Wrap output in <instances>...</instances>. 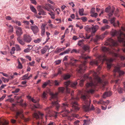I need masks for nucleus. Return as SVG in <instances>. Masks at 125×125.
I'll return each instance as SVG.
<instances>
[{"label":"nucleus","instance_id":"4d7b16f0","mask_svg":"<svg viewBox=\"0 0 125 125\" xmlns=\"http://www.w3.org/2000/svg\"><path fill=\"white\" fill-rule=\"evenodd\" d=\"M30 48H28L26 49H25L24 50V52H28L30 51Z\"/></svg>","mask_w":125,"mask_h":125},{"label":"nucleus","instance_id":"052dcab7","mask_svg":"<svg viewBox=\"0 0 125 125\" xmlns=\"http://www.w3.org/2000/svg\"><path fill=\"white\" fill-rule=\"evenodd\" d=\"M115 18L114 17V18H112L110 19V21L111 23H114L115 22Z\"/></svg>","mask_w":125,"mask_h":125},{"label":"nucleus","instance_id":"20e7f679","mask_svg":"<svg viewBox=\"0 0 125 125\" xmlns=\"http://www.w3.org/2000/svg\"><path fill=\"white\" fill-rule=\"evenodd\" d=\"M80 59L79 61L81 62L82 64L80 65L79 66V68L77 70V75L78 77H80L82 76V74L83 73L84 70L86 69V66L85 64L86 63V59L89 58V56H87L86 55L82 54L81 56H80Z\"/></svg>","mask_w":125,"mask_h":125},{"label":"nucleus","instance_id":"4c0bfd02","mask_svg":"<svg viewBox=\"0 0 125 125\" xmlns=\"http://www.w3.org/2000/svg\"><path fill=\"white\" fill-rule=\"evenodd\" d=\"M82 48L84 51H86L89 49V47L88 45H83Z\"/></svg>","mask_w":125,"mask_h":125},{"label":"nucleus","instance_id":"e433bc0d","mask_svg":"<svg viewBox=\"0 0 125 125\" xmlns=\"http://www.w3.org/2000/svg\"><path fill=\"white\" fill-rule=\"evenodd\" d=\"M121 81V80L120 79H116L115 80H112L111 82H115L116 84L119 83Z\"/></svg>","mask_w":125,"mask_h":125},{"label":"nucleus","instance_id":"13d9d810","mask_svg":"<svg viewBox=\"0 0 125 125\" xmlns=\"http://www.w3.org/2000/svg\"><path fill=\"white\" fill-rule=\"evenodd\" d=\"M123 89L122 88H119L118 89V91L119 93H122L123 92Z\"/></svg>","mask_w":125,"mask_h":125},{"label":"nucleus","instance_id":"7c9ffc66","mask_svg":"<svg viewBox=\"0 0 125 125\" xmlns=\"http://www.w3.org/2000/svg\"><path fill=\"white\" fill-rule=\"evenodd\" d=\"M80 49L77 50L76 49H73L71 51V53L75 52V53H79L80 52Z\"/></svg>","mask_w":125,"mask_h":125},{"label":"nucleus","instance_id":"338daca9","mask_svg":"<svg viewBox=\"0 0 125 125\" xmlns=\"http://www.w3.org/2000/svg\"><path fill=\"white\" fill-rule=\"evenodd\" d=\"M80 122V121L79 120H77L76 121H75L74 123V125H79V123Z\"/></svg>","mask_w":125,"mask_h":125},{"label":"nucleus","instance_id":"9d476101","mask_svg":"<svg viewBox=\"0 0 125 125\" xmlns=\"http://www.w3.org/2000/svg\"><path fill=\"white\" fill-rule=\"evenodd\" d=\"M119 64H120V63L118 64L117 66H115V68L113 71L114 75L115 76L116 75L115 73H116V72H117L118 73L120 76V75H123L125 73L123 71H120V68L121 67L119 66Z\"/></svg>","mask_w":125,"mask_h":125},{"label":"nucleus","instance_id":"6e6552de","mask_svg":"<svg viewBox=\"0 0 125 125\" xmlns=\"http://www.w3.org/2000/svg\"><path fill=\"white\" fill-rule=\"evenodd\" d=\"M77 83L76 82H71L70 81H68L64 82V84L66 88V92L67 93H70V89L68 87V86H71L73 88H76Z\"/></svg>","mask_w":125,"mask_h":125},{"label":"nucleus","instance_id":"f03ea898","mask_svg":"<svg viewBox=\"0 0 125 125\" xmlns=\"http://www.w3.org/2000/svg\"><path fill=\"white\" fill-rule=\"evenodd\" d=\"M105 44V45H110V47L109 48L105 47H102V49L104 52L113 54V55L115 57L118 56L119 55L117 53H115L114 51L113 50H114L117 52L120 51L119 49L118 48H116L117 49H116L115 47L118 45V44L117 42H115L114 40L110 38L107 40L106 43Z\"/></svg>","mask_w":125,"mask_h":125},{"label":"nucleus","instance_id":"774afa93","mask_svg":"<svg viewBox=\"0 0 125 125\" xmlns=\"http://www.w3.org/2000/svg\"><path fill=\"white\" fill-rule=\"evenodd\" d=\"M46 94L45 92H43V93L42 94V98H45L46 97Z\"/></svg>","mask_w":125,"mask_h":125},{"label":"nucleus","instance_id":"69168bd1","mask_svg":"<svg viewBox=\"0 0 125 125\" xmlns=\"http://www.w3.org/2000/svg\"><path fill=\"white\" fill-rule=\"evenodd\" d=\"M31 3L32 4H34L35 5H36L37 3V2H36L35 0H30Z\"/></svg>","mask_w":125,"mask_h":125},{"label":"nucleus","instance_id":"c85d7f7f","mask_svg":"<svg viewBox=\"0 0 125 125\" xmlns=\"http://www.w3.org/2000/svg\"><path fill=\"white\" fill-rule=\"evenodd\" d=\"M110 27V26L108 25H106L101 27V30L102 31H104L106 29H109Z\"/></svg>","mask_w":125,"mask_h":125},{"label":"nucleus","instance_id":"ea45409f","mask_svg":"<svg viewBox=\"0 0 125 125\" xmlns=\"http://www.w3.org/2000/svg\"><path fill=\"white\" fill-rule=\"evenodd\" d=\"M84 41L83 40H79L78 43V44L80 46H82V45L83 43V42Z\"/></svg>","mask_w":125,"mask_h":125},{"label":"nucleus","instance_id":"1a4fd4ad","mask_svg":"<svg viewBox=\"0 0 125 125\" xmlns=\"http://www.w3.org/2000/svg\"><path fill=\"white\" fill-rule=\"evenodd\" d=\"M61 107L62 109L63 110L61 111V113L64 112L62 114V116L63 117L67 116L68 113H69V110L67 109V108L68 107V105L66 103H62L61 106Z\"/></svg>","mask_w":125,"mask_h":125},{"label":"nucleus","instance_id":"6e6d98bb","mask_svg":"<svg viewBox=\"0 0 125 125\" xmlns=\"http://www.w3.org/2000/svg\"><path fill=\"white\" fill-rule=\"evenodd\" d=\"M98 15V14L96 13H95L94 12L93 14H91V16L92 17H94L95 18L97 17V16Z\"/></svg>","mask_w":125,"mask_h":125},{"label":"nucleus","instance_id":"f8f14e48","mask_svg":"<svg viewBox=\"0 0 125 125\" xmlns=\"http://www.w3.org/2000/svg\"><path fill=\"white\" fill-rule=\"evenodd\" d=\"M115 10V9L114 8H111L110 6L106 8L105 10V11L106 12L108 13V15L109 17L112 16L114 10Z\"/></svg>","mask_w":125,"mask_h":125},{"label":"nucleus","instance_id":"e2e57ef3","mask_svg":"<svg viewBox=\"0 0 125 125\" xmlns=\"http://www.w3.org/2000/svg\"><path fill=\"white\" fill-rule=\"evenodd\" d=\"M6 96V95L5 94H4L3 95H2V97L0 98V102L3 100V99H4V98H5Z\"/></svg>","mask_w":125,"mask_h":125},{"label":"nucleus","instance_id":"72a5a7b5","mask_svg":"<svg viewBox=\"0 0 125 125\" xmlns=\"http://www.w3.org/2000/svg\"><path fill=\"white\" fill-rule=\"evenodd\" d=\"M84 11V10L83 8L79 9V13L81 16H83L84 15V14H83Z\"/></svg>","mask_w":125,"mask_h":125},{"label":"nucleus","instance_id":"79ce46f5","mask_svg":"<svg viewBox=\"0 0 125 125\" xmlns=\"http://www.w3.org/2000/svg\"><path fill=\"white\" fill-rule=\"evenodd\" d=\"M54 85L56 86H59L60 83V81H57V80H54Z\"/></svg>","mask_w":125,"mask_h":125},{"label":"nucleus","instance_id":"603ef678","mask_svg":"<svg viewBox=\"0 0 125 125\" xmlns=\"http://www.w3.org/2000/svg\"><path fill=\"white\" fill-rule=\"evenodd\" d=\"M91 30L92 31V33H94L97 31V29L96 28L94 27H93L92 28H91Z\"/></svg>","mask_w":125,"mask_h":125},{"label":"nucleus","instance_id":"a878e982","mask_svg":"<svg viewBox=\"0 0 125 125\" xmlns=\"http://www.w3.org/2000/svg\"><path fill=\"white\" fill-rule=\"evenodd\" d=\"M65 48V47H63V48H57L55 50V52L56 53H59V52H61L62 51L64 50Z\"/></svg>","mask_w":125,"mask_h":125},{"label":"nucleus","instance_id":"c9c22d12","mask_svg":"<svg viewBox=\"0 0 125 125\" xmlns=\"http://www.w3.org/2000/svg\"><path fill=\"white\" fill-rule=\"evenodd\" d=\"M50 83H51V81L50 80H48L47 82L44 83H43V85L42 86V88H45L46 85L48 84H50Z\"/></svg>","mask_w":125,"mask_h":125},{"label":"nucleus","instance_id":"b1692460","mask_svg":"<svg viewBox=\"0 0 125 125\" xmlns=\"http://www.w3.org/2000/svg\"><path fill=\"white\" fill-rule=\"evenodd\" d=\"M79 36L81 38H83L84 39H89L90 38L91 36L89 35L88 36L87 34H86V36L85 37H84L83 35V33H80L79 34Z\"/></svg>","mask_w":125,"mask_h":125},{"label":"nucleus","instance_id":"c03bdc74","mask_svg":"<svg viewBox=\"0 0 125 125\" xmlns=\"http://www.w3.org/2000/svg\"><path fill=\"white\" fill-rule=\"evenodd\" d=\"M41 40H42L41 39L38 38L37 39L34 40L33 41L35 43H39L41 42Z\"/></svg>","mask_w":125,"mask_h":125},{"label":"nucleus","instance_id":"0e129e2a","mask_svg":"<svg viewBox=\"0 0 125 125\" xmlns=\"http://www.w3.org/2000/svg\"><path fill=\"white\" fill-rule=\"evenodd\" d=\"M61 62V60H58L55 61V63L57 65H58V64H60Z\"/></svg>","mask_w":125,"mask_h":125},{"label":"nucleus","instance_id":"f3484780","mask_svg":"<svg viewBox=\"0 0 125 125\" xmlns=\"http://www.w3.org/2000/svg\"><path fill=\"white\" fill-rule=\"evenodd\" d=\"M39 115L41 116V118L42 119V116L43 115V114L41 113L40 112H38V114L37 113H34L33 115L34 117L37 119H38L39 118Z\"/></svg>","mask_w":125,"mask_h":125},{"label":"nucleus","instance_id":"9b49d317","mask_svg":"<svg viewBox=\"0 0 125 125\" xmlns=\"http://www.w3.org/2000/svg\"><path fill=\"white\" fill-rule=\"evenodd\" d=\"M101 69V68L100 66H99L97 69V73L94 71H92L90 72V74H92L94 77V78H100V77H99L98 74L99 73V71Z\"/></svg>","mask_w":125,"mask_h":125},{"label":"nucleus","instance_id":"6ab92c4d","mask_svg":"<svg viewBox=\"0 0 125 125\" xmlns=\"http://www.w3.org/2000/svg\"><path fill=\"white\" fill-rule=\"evenodd\" d=\"M17 40L18 42L21 45H24L25 44V43L24 41L23 40H22L21 39L20 37H18L17 38Z\"/></svg>","mask_w":125,"mask_h":125},{"label":"nucleus","instance_id":"7ed1b4c3","mask_svg":"<svg viewBox=\"0 0 125 125\" xmlns=\"http://www.w3.org/2000/svg\"><path fill=\"white\" fill-rule=\"evenodd\" d=\"M58 93L57 92L55 94H53V93H51L50 95L51 97L50 100L52 102V106L50 107H48L46 108L45 110L47 114L45 116V117H48V116H51L52 115V111L51 108L52 107L55 106L56 108V109L58 111L59 110V108L60 105L59 104L58 102L59 101V99L58 97Z\"/></svg>","mask_w":125,"mask_h":125},{"label":"nucleus","instance_id":"bb28decb","mask_svg":"<svg viewBox=\"0 0 125 125\" xmlns=\"http://www.w3.org/2000/svg\"><path fill=\"white\" fill-rule=\"evenodd\" d=\"M98 62L96 60H93L90 63V65H97L98 64Z\"/></svg>","mask_w":125,"mask_h":125},{"label":"nucleus","instance_id":"8fccbe9b","mask_svg":"<svg viewBox=\"0 0 125 125\" xmlns=\"http://www.w3.org/2000/svg\"><path fill=\"white\" fill-rule=\"evenodd\" d=\"M89 124V121L88 120H84V124L83 125H88Z\"/></svg>","mask_w":125,"mask_h":125},{"label":"nucleus","instance_id":"a19ab883","mask_svg":"<svg viewBox=\"0 0 125 125\" xmlns=\"http://www.w3.org/2000/svg\"><path fill=\"white\" fill-rule=\"evenodd\" d=\"M71 77V75L68 73L64 74L63 75V77L64 78H69Z\"/></svg>","mask_w":125,"mask_h":125},{"label":"nucleus","instance_id":"f704fd0d","mask_svg":"<svg viewBox=\"0 0 125 125\" xmlns=\"http://www.w3.org/2000/svg\"><path fill=\"white\" fill-rule=\"evenodd\" d=\"M84 29L88 32H90L91 30V28L89 26H86L84 27Z\"/></svg>","mask_w":125,"mask_h":125},{"label":"nucleus","instance_id":"3c124183","mask_svg":"<svg viewBox=\"0 0 125 125\" xmlns=\"http://www.w3.org/2000/svg\"><path fill=\"white\" fill-rule=\"evenodd\" d=\"M94 102L95 103H97L98 104H102L104 102L102 100H101L99 101H94Z\"/></svg>","mask_w":125,"mask_h":125},{"label":"nucleus","instance_id":"aec40b11","mask_svg":"<svg viewBox=\"0 0 125 125\" xmlns=\"http://www.w3.org/2000/svg\"><path fill=\"white\" fill-rule=\"evenodd\" d=\"M112 94L110 91L108 92H105L103 94V98H105L111 95Z\"/></svg>","mask_w":125,"mask_h":125},{"label":"nucleus","instance_id":"423d86ee","mask_svg":"<svg viewBox=\"0 0 125 125\" xmlns=\"http://www.w3.org/2000/svg\"><path fill=\"white\" fill-rule=\"evenodd\" d=\"M74 93V91H72L71 93V95L72 96V98L70 100V103L72 105V110H71V111L73 110L74 111H77L79 110V108L78 107V104L77 102V101L79 99V98L78 97L75 98H74L73 96V95Z\"/></svg>","mask_w":125,"mask_h":125},{"label":"nucleus","instance_id":"5fc2aeb1","mask_svg":"<svg viewBox=\"0 0 125 125\" xmlns=\"http://www.w3.org/2000/svg\"><path fill=\"white\" fill-rule=\"evenodd\" d=\"M83 21L85 22L87 21V18L85 17H82L81 19Z\"/></svg>","mask_w":125,"mask_h":125},{"label":"nucleus","instance_id":"864d4df0","mask_svg":"<svg viewBox=\"0 0 125 125\" xmlns=\"http://www.w3.org/2000/svg\"><path fill=\"white\" fill-rule=\"evenodd\" d=\"M84 80V79H82L81 80H80V81L79 84L81 86H83V82Z\"/></svg>","mask_w":125,"mask_h":125},{"label":"nucleus","instance_id":"dca6fc26","mask_svg":"<svg viewBox=\"0 0 125 125\" xmlns=\"http://www.w3.org/2000/svg\"><path fill=\"white\" fill-rule=\"evenodd\" d=\"M46 24H42L41 26V34L42 36L45 35V27Z\"/></svg>","mask_w":125,"mask_h":125},{"label":"nucleus","instance_id":"2eb2a0df","mask_svg":"<svg viewBox=\"0 0 125 125\" xmlns=\"http://www.w3.org/2000/svg\"><path fill=\"white\" fill-rule=\"evenodd\" d=\"M16 34L18 37L20 36L23 34V31L20 27H17V29L16 30Z\"/></svg>","mask_w":125,"mask_h":125},{"label":"nucleus","instance_id":"ddd939ff","mask_svg":"<svg viewBox=\"0 0 125 125\" xmlns=\"http://www.w3.org/2000/svg\"><path fill=\"white\" fill-rule=\"evenodd\" d=\"M32 38L29 35L24 34L23 35V40L24 41L25 43H29L31 42Z\"/></svg>","mask_w":125,"mask_h":125},{"label":"nucleus","instance_id":"de8ad7c7","mask_svg":"<svg viewBox=\"0 0 125 125\" xmlns=\"http://www.w3.org/2000/svg\"><path fill=\"white\" fill-rule=\"evenodd\" d=\"M49 14L51 15V18L52 19H54L55 18V15L53 12H51V13H49Z\"/></svg>","mask_w":125,"mask_h":125},{"label":"nucleus","instance_id":"cd10ccee","mask_svg":"<svg viewBox=\"0 0 125 125\" xmlns=\"http://www.w3.org/2000/svg\"><path fill=\"white\" fill-rule=\"evenodd\" d=\"M62 68H59L58 69L57 73H55L54 74V77H56V76H57L58 74H61L62 73Z\"/></svg>","mask_w":125,"mask_h":125},{"label":"nucleus","instance_id":"0eeeda50","mask_svg":"<svg viewBox=\"0 0 125 125\" xmlns=\"http://www.w3.org/2000/svg\"><path fill=\"white\" fill-rule=\"evenodd\" d=\"M98 59L100 61L102 62L104 61H106L107 62V67L108 69H109L111 68L112 65V62L114 60L112 58H110L107 59L106 57L105 54L100 56L98 57Z\"/></svg>","mask_w":125,"mask_h":125},{"label":"nucleus","instance_id":"5701e85b","mask_svg":"<svg viewBox=\"0 0 125 125\" xmlns=\"http://www.w3.org/2000/svg\"><path fill=\"white\" fill-rule=\"evenodd\" d=\"M31 101L35 103H37L36 104L34 105V107L35 108H38L39 107V104L38 103L37 101L36 100H35L34 99H33V98H32Z\"/></svg>","mask_w":125,"mask_h":125},{"label":"nucleus","instance_id":"393cba45","mask_svg":"<svg viewBox=\"0 0 125 125\" xmlns=\"http://www.w3.org/2000/svg\"><path fill=\"white\" fill-rule=\"evenodd\" d=\"M104 37V36H98V35H97L96 36V38L94 40V41L95 42H97L99 39L103 40Z\"/></svg>","mask_w":125,"mask_h":125},{"label":"nucleus","instance_id":"2f4dec72","mask_svg":"<svg viewBox=\"0 0 125 125\" xmlns=\"http://www.w3.org/2000/svg\"><path fill=\"white\" fill-rule=\"evenodd\" d=\"M15 50L17 51H20L21 50V49L19 45L17 44H16L15 45Z\"/></svg>","mask_w":125,"mask_h":125},{"label":"nucleus","instance_id":"bf43d9fd","mask_svg":"<svg viewBox=\"0 0 125 125\" xmlns=\"http://www.w3.org/2000/svg\"><path fill=\"white\" fill-rule=\"evenodd\" d=\"M95 12V8H92L91 9V11L90 13L91 14H93L94 12Z\"/></svg>","mask_w":125,"mask_h":125},{"label":"nucleus","instance_id":"49530a36","mask_svg":"<svg viewBox=\"0 0 125 125\" xmlns=\"http://www.w3.org/2000/svg\"><path fill=\"white\" fill-rule=\"evenodd\" d=\"M18 68L19 69L22 68L23 67V66L22 64L18 60Z\"/></svg>","mask_w":125,"mask_h":125},{"label":"nucleus","instance_id":"680f3d73","mask_svg":"<svg viewBox=\"0 0 125 125\" xmlns=\"http://www.w3.org/2000/svg\"><path fill=\"white\" fill-rule=\"evenodd\" d=\"M118 66L120 67H125V62L124 64H123V63H120V64L118 65Z\"/></svg>","mask_w":125,"mask_h":125},{"label":"nucleus","instance_id":"4be33fe9","mask_svg":"<svg viewBox=\"0 0 125 125\" xmlns=\"http://www.w3.org/2000/svg\"><path fill=\"white\" fill-rule=\"evenodd\" d=\"M37 9L39 12H41V14L42 15H46V12H45L43 10L41 9L40 6H38L37 7Z\"/></svg>","mask_w":125,"mask_h":125},{"label":"nucleus","instance_id":"4468645a","mask_svg":"<svg viewBox=\"0 0 125 125\" xmlns=\"http://www.w3.org/2000/svg\"><path fill=\"white\" fill-rule=\"evenodd\" d=\"M30 29L34 34L37 33L39 31V29L38 27L35 25L31 26Z\"/></svg>","mask_w":125,"mask_h":125},{"label":"nucleus","instance_id":"c756f323","mask_svg":"<svg viewBox=\"0 0 125 125\" xmlns=\"http://www.w3.org/2000/svg\"><path fill=\"white\" fill-rule=\"evenodd\" d=\"M50 7H51V5L50 4H46L44 6V8L47 10L50 11L49 7L50 8Z\"/></svg>","mask_w":125,"mask_h":125},{"label":"nucleus","instance_id":"09e8293b","mask_svg":"<svg viewBox=\"0 0 125 125\" xmlns=\"http://www.w3.org/2000/svg\"><path fill=\"white\" fill-rule=\"evenodd\" d=\"M83 76L84 78H92L90 76L89 74L88 73L84 74Z\"/></svg>","mask_w":125,"mask_h":125},{"label":"nucleus","instance_id":"412c9836","mask_svg":"<svg viewBox=\"0 0 125 125\" xmlns=\"http://www.w3.org/2000/svg\"><path fill=\"white\" fill-rule=\"evenodd\" d=\"M49 49V46L48 45H45L44 48L41 50V52L42 54H44L47 51V50Z\"/></svg>","mask_w":125,"mask_h":125},{"label":"nucleus","instance_id":"39448f33","mask_svg":"<svg viewBox=\"0 0 125 125\" xmlns=\"http://www.w3.org/2000/svg\"><path fill=\"white\" fill-rule=\"evenodd\" d=\"M121 29L123 31H125V27H122ZM112 34L113 36L116 35L117 36V38L118 41L120 42H121L123 45L125 46V34L120 30L119 31L115 30L112 31ZM123 51L125 52V48L123 49Z\"/></svg>","mask_w":125,"mask_h":125},{"label":"nucleus","instance_id":"37998d69","mask_svg":"<svg viewBox=\"0 0 125 125\" xmlns=\"http://www.w3.org/2000/svg\"><path fill=\"white\" fill-rule=\"evenodd\" d=\"M8 122H6V121H5L4 122L0 121V125H8Z\"/></svg>","mask_w":125,"mask_h":125},{"label":"nucleus","instance_id":"a211bd4d","mask_svg":"<svg viewBox=\"0 0 125 125\" xmlns=\"http://www.w3.org/2000/svg\"><path fill=\"white\" fill-rule=\"evenodd\" d=\"M22 111L17 112L15 116V118L17 119L19 117H20L21 118H23V116L22 114Z\"/></svg>","mask_w":125,"mask_h":125},{"label":"nucleus","instance_id":"f257e3e1","mask_svg":"<svg viewBox=\"0 0 125 125\" xmlns=\"http://www.w3.org/2000/svg\"><path fill=\"white\" fill-rule=\"evenodd\" d=\"M90 83H87L86 84V94L82 95L81 98L83 103L85 105H83V108L86 112L90 110H94V107L93 105L92 106L91 108H90V102L89 98L90 96V93H93L94 92L93 88H95V86L99 85L103 88L105 85L108 84V82L107 80L104 79H102L100 78L90 79Z\"/></svg>","mask_w":125,"mask_h":125},{"label":"nucleus","instance_id":"a18cd8bd","mask_svg":"<svg viewBox=\"0 0 125 125\" xmlns=\"http://www.w3.org/2000/svg\"><path fill=\"white\" fill-rule=\"evenodd\" d=\"M15 47H13L10 52L11 54H14L15 53Z\"/></svg>","mask_w":125,"mask_h":125},{"label":"nucleus","instance_id":"58836bf2","mask_svg":"<svg viewBox=\"0 0 125 125\" xmlns=\"http://www.w3.org/2000/svg\"><path fill=\"white\" fill-rule=\"evenodd\" d=\"M65 90V88L63 87H60L58 88V91L59 92L63 93Z\"/></svg>","mask_w":125,"mask_h":125},{"label":"nucleus","instance_id":"473e14b6","mask_svg":"<svg viewBox=\"0 0 125 125\" xmlns=\"http://www.w3.org/2000/svg\"><path fill=\"white\" fill-rule=\"evenodd\" d=\"M30 9L32 12L37 13V11L36 9L32 5H30Z\"/></svg>","mask_w":125,"mask_h":125}]
</instances>
